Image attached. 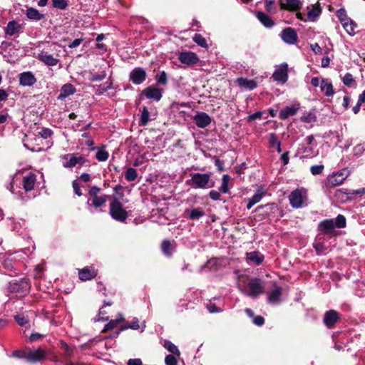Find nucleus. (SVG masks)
I'll return each mask as SVG.
<instances>
[{"mask_svg": "<svg viewBox=\"0 0 365 365\" xmlns=\"http://www.w3.org/2000/svg\"><path fill=\"white\" fill-rule=\"evenodd\" d=\"M52 133H53V132L51 131V130L48 129V128H46V129H43L42 130H41V131L39 132V135H40L42 138H48V137L51 136Z\"/></svg>", "mask_w": 365, "mask_h": 365, "instance_id": "0e129e2a", "label": "nucleus"}, {"mask_svg": "<svg viewBox=\"0 0 365 365\" xmlns=\"http://www.w3.org/2000/svg\"><path fill=\"white\" fill-rule=\"evenodd\" d=\"M56 47V43H48L47 46L38 53V59L48 66H56L60 61L58 54L53 52Z\"/></svg>", "mask_w": 365, "mask_h": 365, "instance_id": "f257e3e1", "label": "nucleus"}, {"mask_svg": "<svg viewBox=\"0 0 365 365\" xmlns=\"http://www.w3.org/2000/svg\"><path fill=\"white\" fill-rule=\"evenodd\" d=\"M36 182V175L33 173L25 175L23 178V187L26 192L34 189Z\"/></svg>", "mask_w": 365, "mask_h": 365, "instance_id": "aec40b11", "label": "nucleus"}, {"mask_svg": "<svg viewBox=\"0 0 365 365\" xmlns=\"http://www.w3.org/2000/svg\"><path fill=\"white\" fill-rule=\"evenodd\" d=\"M341 25L349 35L354 36L355 34V29L357 25L351 19Z\"/></svg>", "mask_w": 365, "mask_h": 365, "instance_id": "473e14b6", "label": "nucleus"}, {"mask_svg": "<svg viewBox=\"0 0 365 365\" xmlns=\"http://www.w3.org/2000/svg\"><path fill=\"white\" fill-rule=\"evenodd\" d=\"M334 221V226L339 228H343L346 227V218L342 215H338Z\"/></svg>", "mask_w": 365, "mask_h": 365, "instance_id": "49530a36", "label": "nucleus"}, {"mask_svg": "<svg viewBox=\"0 0 365 365\" xmlns=\"http://www.w3.org/2000/svg\"><path fill=\"white\" fill-rule=\"evenodd\" d=\"M209 196L213 200H218L220 197V194L216 190H211L209 193Z\"/></svg>", "mask_w": 365, "mask_h": 365, "instance_id": "69168bd1", "label": "nucleus"}, {"mask_svg": "<svg viewBox=\"0 0 365 365\" xmlns=\"http://www.w3.org/2000/svg\"><path fill=\"white\" fill-rule=\"evenodd\" d=\"M196 125L204 128L211 123V118L205 112H198L193 118Z\"/></svg>", "mask_w": 365, "mask_h": 365, "instance_id": "f3484780", "label": "nucleus"}, {"mask_svg": "<svg viewBox=\"0 0 365 365\" xmlns=\"http://www.w3.org/2000/svg\"><path fill=\"white\" fill-rule=\"evenodd\" d=\"M100 190V188L97 186H93L91 187L88 192V195L91 196V197L98 196Z\"/></svg>", "mask_w": 365, "mask_h": 365, "instance_id": "e2e57ef3", "label": "nucleus"}, {"mask_svg": "<svg viewBox=\"0 0 365 365\" xmlns=\"http://www.w3.org/2000/svg\"><path fill=\"white\" fill-rule=\"evenodd\" d=\"M252 322L255 325H257L258 327H261L264 324V319L262 316H257V317H254V319H252Z\"/></svg>", "mask_w": 365, "mask_h": 365, "instance_id": "680f3d73", "label": "nucleus"}, {"mask_svg": "<svg viewBox=\"0 0 365 365\" xmlns=\"http://www.w3.org/2000/svg\"><path fill=\"white\" fill-rule=\"evenodd\" d=\"M109 213L113 219L124 222L128 218V212L123 209L122 203L118 200H114L110 203Z\"/></svg>", "mask_w": 365, "mask_h": 365, "instance_id": "f03ea898", "label": "nucleus"}, {"mask_svg": "<svg viewBox=\"0 0 365 365\" xmlns=\"http://www.w3.org/2000/svg\"><path fill=\"white\" fill-rule=\"evenodd\" d=\"M322 14V8L319 4H312L307 6V20L309 21H316Z\"/></svg>", "mask_w": 365, "mask_h": 365, "instance_id": "a211bd4d", "label": "nucleus"}, {"mask_svg": "<svg viewBox=\"0 0 365 365\" xmlns=\"http://www.w3.org/2000/svg\"><path fill=\"white\" fill-rule=\"evenodd\" d=\"M206 307L210 313H216L222 311L221 307H217L215 304L211 302L207 304Z\"/></svg>", "mask_w": 365, "mask_h": 365, "instance_id": "5fc2aeb1", "label": "nucleus"}, {"mask_svg": "<svg viewBox=\"0 0 365 365\" xmlns=\"http://www.w3.org/2000/svg\"><path fill=\"white\" fill-rule=\"evenodd\" d=\"M109 154L105 150H99L96 154V158L98 161L104 162L108 160Z\"/></svg>", "mask_w": 365, "mask_h": 365, "instance_id": "de8ad7c7", "label": "nucleus"}, {"mask_svg": "<svg viewBox=\"0 0 365 365\" xmlns=\"http://www.w3.org/2000/svg\"><path fill=\"white\" fill-rule=\"evenodd\" d=\"M137 177V171L133 168H128L125 172V178L128 181H134Z\"/></svg>", "mask_w": 365, "mask_h": 365, "instance_id": "ea45409f", "label": "nucleus"}, {"mask_svg": "<svg viewBox=\"0 0 365 365\" xmlns=\"http://www.w3.org/2000/svg\"><path fill=\"white\" fill-rule=\"evenodd\" d=\"M14 319L19 325L23 327L28 324V319L23 314H16Z\"/></svg>", "mask_w": 365, "mask_h": 365, "instance_id": "864d4df0", "label": "nucleus"}, {"mask_svg": "<svg viewBox=\"0 0 365 365\" xmlns=\"http://www.w3.org/2000/svg\"><path fill=\"white\" fill-rule=\"evenodd\" d=\"M324 168V167L323 165H312L310 168V171L313 175H317L321 174L323 172Z\"/></svg>", "mask_w": 365, "mask_h": 365, "instance_id": "3c124183", "label": "nucleus"}, {"mask_svg": "<svg viewBox=\"0 0 365 365\" xmlns=\"http://www.w3.org/2000/svg\"><path fill=\"white\" fill-rule=\"evenodd\" d=\"M60 158L62 160V165L66 168H72L76 165H83L87 162L83 157L73 153L62 155Z\"/></svg>", "mask_w": 365, "mask_h": 365, "instance_id": "423d86ee", "label": "nucleus"}, {"mask_svg": "<svg viewBox=\"0 0 365 365\" xmlns=\"http://www.w3.org/2000/svg\"><path fill=\"white\" fill-rule=\"evenodd\" d=\"M311 83L314 87L319 86L320 91L327 97H331L335 93L332 83L327 78L313 77Z\"/></svg>", "mask_w": 365, "mask_h": 365, "instance_id": "7ed1b4c3", "label": "nucleus"}, {"mask_svg": "<svg viewBox=\"0 0 365 365\" xmlns=\"http://www.w3.org/2000/svg\"><path fill=\"white\" fill-rule=\"evenodd\" d=\"M147 74L145 71L140 67L135 68L130 73V81L134 84L138 85L142 83L146 78Z\"/></svg>", "mask_w": 365, "mask_h": 365, "instance_id": "4468645a", "label": "nucleus"}, {"mask_svg": "<svg viewBox=\"0 0 365 365\" xmlns=\"http://www.w3.org/2000/svg\"><path fill=\"white\" fill-rule=\"evenodd\" d=\"M149 111L148 110L146 107H143L141 111L140 125H146L149 121Z\"/></svg>", "mask_w": 365, "mask_h": 365, "instance_id": "37998d69", "label": "nucleus"}, {"mask_svg": "<svg viewBox=\"0 0 365 365\" xmlns=\"http://www.w3.org/2000/svg\"><path fill=\"white\" fill-rule=\"evenodd\" d=\"M22 29V26L17 21L12 20L7 24L4 29L6 35L13 36L18 34Z\"/></svg>", "mask_w": 365, "mask_h": 365, "instance_id": "a878e982", "label": "nucleus"}, {"mask_svg": "<svg viewBox=\"0 0 365 365\" xmlns=\"http://www.w3.org/2000/svg\"><path fill=\"white\" fill-rule=\"evenodd\" d=\"M280 143V141L278 140L276 134L271 133L269 136V144L270 148H274Z\"/></svg>", "mask_w": 365, "mask_h": 365, "instance_id": "603ef678", "label": "nucleus"}, {"mask_svg": "<svg viewBox=\"0 0 365 365\" xmlns=\"http://www.w3.org/2000/svg\"><path fill=\"white\" fill-rule=\"evenodd\" d=\"M165 363L166 365H178V361L174 355H167L165 359Z\"/></svg>", "mask_w": 365, "mask_h": 365, "instance_id": "4d7b16f0", "label": "nucleus"}, {"mask_svg": "<svg viewBox=\"0 0 365 365\" xmlns=\"http://www.w3.org/2000/svg\"><path fill=\"white\" fill-rule=\"evenodd\" d=\"M306 199L307 190L304 188H297L293 190L289 196L291 206L297 209L303 206Z\"/></svg>", "mask_w": 365, "mask_h": 365, "instance_id": "39448f33", "label": "nucleus"}, {"mask_svg": "<svg viewBox=\"0 0 365 365\" xmlns=\"http://www.w3.org/2000/svg\"><path fill=\"white\" fill-rule=\"evenodd\" d=\"M342 81L345 86L351 87V86H352L353 83H354V78L351 73H347L343 77Z\"/></svg>", "mask_w": 365, "mask_h": 365, "instance_id": "09e8293b", "label": "nucleus"}, {"mask_svg": "<svg viewBox=\"0 0 365 365\" xmlns=\"http://www.w3.org/2000/svg\"><path fill=\"white\" fill-rule=\"evenodd\" d=\"M272 78L279 83H285L288 80V64L282 63L276 66Z\"/></svg>", "mask_w": 365, "mask_h": 365, "instance_id": "0eeeda50", "label": "nucleus"}, {"mask_svg": "<svg viewBox=\"0 0 365 365\" xmlns=\"http://www.w3.org/2000/svg\"><path fill=\"white\" fill-rule=\"evenodd\" d=\"M190 181L195 188L205 189L213 187V184L210 185V175L209 173H193L191 175Z\"/></svg>", "mask_w": 365, "mask_h": 365, "instance_id": "20e7f679", "label": "nucleus"}, {"mask_svg": "<svg viewBox=\"0 0 365 365\" xmlns=\"http://www.w3.org/2000/svg\"><path fill=\"white\" fill-rule=\"evenodd\" d=\"M247 289L251 294H262L264 289V284L262 279L259 278L247 279Z\"/></svg>", "mask_w": 365, "mask_h": 365, "instance_id": "6e6552de", "label": "nucleus"}, {"mask_svg": "<svg viewBox=\"0 0 365 365\" xmlns=\"http://www.w3.org/2000/svg\"><path fill=\"white\" fill-rule=\"evenodd\" d=\"M26 17L31 20L40 21L44 18V15L41 14L36 9L29 7L26 12Z\"/></svg>", "mask_w": 365, "mask_h": 365, "instance_id": "c756f323", "label": "nucleus"}, {"mask_svg": "<svg viewBox=\"0 0 365 365\" xmlns=\"http://www.w3.org/2000/svg\"><path fill=\"white\" fill-rule=\"evenodd\" d=\"M140 326L139 324V320L138 318L135 317L131 323L123 325L120 330H125L128 329L137 330L140 329Z\"/></svg>", "mask_w": 365, "mask_h": 365, "instance_id": "c03bdc74", "label": "nucleus"}, {"mask_svg": "<svg viewBox=\"0 0 365 365\" xmlns=\"http://www.w3.org/2000/svg\"><path fill=\"white\" fill-rule=\"evenodd\" d=\"M314 249L316 250L318 255H323L327 250V247L324 243V242H321L320 239L317 240L313 245Z\"/></svg>", "mask_w": 365, "mask_h": 365, "instance_id": "4c0bfd02", "label": "nucleus"}, {"mask_svg": "<svg viewBox=\"0 0 365 365\" xmlns=\"http://www.w3.org/2000/svg\"><path fill=\"white\" fill-rule=\"evenodd\" d=\"M78 278L81 281H88L94 279L98 271L93 267H85L82 269H78Z\"/></svg>", "mask_w": 365, "mask_h": 365, "instance_id": "ddd939ff", "label": "nucleus"}, {"mask_svg": "<svg viewBox=\"0 0 365 365\" xmlns=\"http://www.w3.org/2000/svg\"><path fill=\"white\" fill-rule=\"evenodd\" d=\"M334 221L333 219H327L319 224V229L325 234L331 233L334 230Z\"/></svg>", "mask_w": 365, "mask_h": 365, "instance_id": "cd10ccee", "label": "nucleus"}, {"mask_svg": "<svg viewBox=\"0 0 365 365\" xmlns=\"http://www.w3.org/2000/svg\"><path fill=\"white\" fill-rule=\"evenodd\" d=\"M280 36L282 41L288 44H294L298 39L297 32L294 29L290 27L283 29Z\"/></svg>", "mask_w": 365, "mask_h": 365, "instance_id": "2eb2a0df", "label": "nucleus"}, {"mask_svg": "<svg viewBox=\"0 0 365 365\" xmlns=\"http://www.w3.org/2000/svg\"><path fill=\"white\" fill-rule=\"evenodd\" d=\"M247 259L255 265H260L264 259L263 254L258 251H252L246 254Z\"/></svg>", "mask_w": 365, "mask_h": 365, "instance_id": "5701e85b", "label": "nucleus"}, {"mask_svg": "<svg viewBox=\"0 0 365 365\" xmlns=\"http://www.w3.org/2000/svg\"><path fill=\"white\" fill-rule=\"evenodd\" d=\"M185 213L188 215V219L192 220H198L205 215L203 210L200 207L193 208L191 209L190 210H186Z\"/></svg>", "mask_w": 365, "mask_h": 365, "instance_id": "7c9ffc66", "label": "nucleus"}, {"mask_svg": "<svg viewBox=\"0 0 365 365\" xmlns=\"http://www.w3.org/2000/svg\"><path fill=\"white\" fill-rule=\"evenodd\" d=\"M46 351L42 348H38L32 350L28 348L27 361L29 363H36L46 359Z\"/></svg>", "mask_w": 365, "mask_h": 365, "instance_id": "9d476101", "label": "nucleus"}, {"mask_svg": "<svg viewBox=\"0 0 365 365\" xmlns=\"http://www.w3.org/2000/svg\"><path fill=\"white\" fill-rule=\"evenodd\" d=\"M72 186H73V192H75V194L77 195L78 196H81L82 195V192L81 191L80 185L77 182V180H73V181Z\"/></svg>", "mask_w": 365, "mask_h": 365, "instance_id": "052dcab7", "label": "nucleus"}, {"mask_svg": "<svg viewBox=\"0 0 365 365\" xmlns=\"http://www.w3.org/2000/svg\"><path fill=\"white\" fill-rule=\"evenodd\" d=\"M230 176L224 175L222 178V184L220 187V190L223 193H227L229 191L228 182L230 181Z\"/></svg>", "mask_w": 365, "mask_h": 365, "instance_id": "a18cd8bd", "label": "nucleus"}, {"mask_svg": "<svg viewBox=\"0 0 365 365\" xmlns=\"http://www.w3.org/2000/svg\"><path fill=\"white\" fill-rule=\"evenodd\" d=\"M162 251L164 255L170 256L173 253V245L169 240H164L161 245Z\"/></svg>", "mask_w": 365, "mask_h": 365, "instance_id": "c9c22d12", "label": "nucleus"}, {"mask_svg": "<svg viewBox=\"0 0 365 365\" xmlns=\"http://www.w3.org/2000/svg\"><path fill=\"white\" fill-rule=\"evenodd\" d=\"M43 337V335L38 333H33L29 336V341L31 342L36 341Z\"/></svg>", "mask_w": 365, "mask_h": 365, "instance_id": "338daca9", "label": "nucleus"}, {"mask_svg": "<svg viewBox=\"0 0 365 365\" xmlns=\"http://www.w3.org/2000/svg\"><path fill=\"white\" fill-rule=\"evenodd\" d=\"M265 194L266 190L262 187H259L257 190L256 193L252 197L248 199L247 209H251L255 204L259 202L262 199Z\"/></svg>", "mask_w": 365, "mask_h": 365, "instance_id": "b1692460", "label": "nucleus"}, {"mask_svg": "<svg viewBox=\"0 0 365 365\" xmlns=\"http://www.w3.org/2000/svg\"><path fill=\"white\" fill-rule=\"evenodd\" d=\"M339 318L338 314L334 310L327 311L324 317V323L325 325L330 328L336 322Z\"/></svg>", "mask_w": 365, "mask_h": 365, "instance_id": "bb28decb", "label": "nucleus"}, {"mask_svg": "<svg viewBox=\"0 0 365 365\" xmlns=\"http://www.w3.org/2000/svg\"><path fill=\"white\" fill-rule=\"evenodd\" d=\"M106 77V73L105 71H103L100 74H97V73L93 74L90 79L91 81H102L103 79H104Z\"/></svg>", "mask_w": 365, "mask_h": 365, "instance_id": "13d9d810", "label": "nucleus"}, {"mask_svg": "<svg viewBox=\"0 0 365 365\" xmlns=\"http://www.w3.org/2000/svg\"><path fill=\"white\" fill-rule=\"evenodd\" d=\"M76 90L71 83H66L60 89V93L57 97L58 100H63L66 98L74 94Z\"/></svg>", "mask_w": 365, "mask_h": 365, "instance_id": "4be33fe9", "label": "nucleus"}, {"mask_svg": "<svg viewBox=\"0 0 365 365\" xmlns=\"http://www.w3.org/2000/svg\"><path fill=\"white\" fill-rule=\"evenodd\" d=\"M36 82L35 76L30 71L23 72L19 75V84L23 86H32Z\"/></svg>", "mask_w": 365, "mask_h": 365, "instance_id": "6ab92c4d", "label": "nucleus"}, {"mask_svg": "<svg viewBox=\"0 0 365 365\" xmlns=\"http://www.w3.org/2000/svg\"><path fill=\"white\" fill-rule=\"evenodd\" d=\"M302 6L300 0H286L285 9L289 11H297Z\"/></svg>", "mask_w": 365, "mask_h": 365, "instance_id": "f704fd0d", "label": "nucleus"}, {"mask_svg": "<svg viewBox=\"0 0 365 365\" xmlns=\"http://www.w3.org/2000/svg\"><path fill=\"white\" fill-rule=\"evenodd\" d=\"M256 17L260 21V23L267 28H271L274 26V23L272 18L264 12L258 11L256 14Z\"/></svg>", "mask_w": 365, "mask_h": 365, "instance_id": "c85d7f7f", "label": "nucleus"}, {"mask_svg": "<svg viewBox=\"0 0 365 365\" xmlns=\"http://www.w3.org/2000/svg\"><path fill=\"white\" fill-rule=\"evenodd\" d=\"M346 175L344 172H336L327 177L326 185L328 187H334L341 185L345 179Z\"/></svg>", "mask_w": 365, "mask_h": 365, "instance_id": "9b49d317", "label": "nucleus"}, {"mask_svg": "<svg viewBox=\"0 0 365 365\" xmlns=\"http://www.w3.org/2000/svg\"><path fill=\"white\" fill-rule=\"evenodd\" d=\"M124 320L125 319L123 314H120L116 319L110 320L107 324L105 325L104 330L107 331L113 329V328L116 327L120 322H123Z\"/></svg>", "mask_w": 365, "mask_h": 365, "instance_id": "72a5a7b5", "label": "nucleus"}, {"mask_svg": "<svg viewBox=\"0 0 365 365\" xmlns=\"http://www.w3.org/2000/svg\"><path fill=\"white\" fill-rule=\"evenodd\" d=\"M297 111V109L295 108L294 106L286 107L285 108L282 109L279 111V117L282 120H285L287 118H289V116H292V115H294V114H296Z\"/></svg>", "mask_w": 365, "mask_h": 365, "instance_id": "2f4dec72", "label": "nucleus"}, {"mask_svg": "<svg viewBox=\"0 0 365 365\" xmlns=\"http://www.w3.org/2000/svg\"><path fill=\"white\" fill-rule=\"evenodd\" d=\"M30 288V284L27 279L24 278L19 281L13 280L10 282L9 289L13 293H24Z\"/></svg>", "mask_w": 365, "mask_h": 365, "instance_id": "1a4fd4ad", "label": "nucleus"}, {"mask_svg": "<svg viewBox=\"0 0 365 365\" xmlns=\"http://www.w3.org/2000/svg\"><path fill=\"white\" fill-rule=\"evenodd\" d=\"M336 16L339 19V20L341 24L345 22H347L348 21H349L351 19V18H349L347 16L346 10L343 8L337 10Z\"/></svg>", "mask_w": 365, "mask_h": 365, "instance_id": "79ce46f5", "label": "nucleus"}, {"mask_svg": "<svg viewBox=\"0 0 365 365\" xmlns=\"http://www.w3.org/2000/svg\"><path fill=\"white\" fill-rule=\"evenodd\" d=\"M128 365H142V361L140 359H129Z\"/></svg>", "mask_w": 365, "mask_h": 365, "instance_id": "774afa93", "label": "nucleus"}, {"mask_svg": "<svg viewBox=\"0 0 365 365\" xmlns=\"http://www.w3.org/2000/svg\"><path fill=\"white\" fill-rule=\"evenodd\" d=\"M236 82L240 88L250 91L254 90L257 86V83L255 80L246 78H238Z\"/></svg>", "mask_w": 365, "mask_h": 365, "instance_id": "393cba45", "label": "nucleus"}, {"mask_svg": "<svg viewBox=\"0 0 365 365\" xmlns=\"http://www.w3.org/2000/svg\"><path fill=\"white\" fill-rule=\"evenodd\" d=\"M192 40L198 46L202 48H207V43L206 39L200 34H195L192 38Z\"/></svg>", "mask_w": 365, "mask_h": 365, "instance_id": "a19ab883", "label": "nucleus"}, {"mask_svg": "<svg viewBox=\"0 0 365 365\" xmlns=\"http://www.w3.org/2000/svg\"><path fill=\"white\" fill-rule=\"evenodd\" d=\"M53 6L58 9H65L68 6L66 0H52Z\"/></svg>", "mask_w": 365, "mask_h": 365, "instance_id": "8fccbe9b", "label": "nucleus"}, {"mask_svg": "<svg viewBox=\"0 0 365 365\" xmlns=\"http://www.w3.org/2000/svg\"><path fill=\"white\" fill-rule=\"evenodd\" d=\"M164 347L170 352H171L172 354H173L174 355H176L178 356H180V351L179 349H178V347L174 344H173L171 341H168V340H165L164 341V344H163Z\"/></svg>", "mask_w": 365, "mask_h": 365, "instance_id": "e433bc0d", "label": "nucleus"}, {"mask_svg": "<svg viewBox=\"0 0 365 365\" xmlns=\"http://www.w3.org/2000/svg\"><path fill=\"white\" fill-rule=\"evenodd\" d=\"M179 61L187 66H192L197 63L199 58L197 54L192 51H183L179 53Z\"/></svg>", "mask_w": 365, "mask_h": 365, "instance_id": "f8f14e48", "label": "nucleus"}, {"mask_svg": "<svg viewBox=\"0 0 365 365\" xmlns=\"http://www.w3.org/2000/svg\"><path fill=\"white\" fill-rule=\"evenodd\" d=\"M108 198V197L106 195L90 197L87 200V206L93 207L96 209L101 207L105 205Z\"/></svg>", "mask_w": 365, "mask_h": 365, "instance_id": "412c9836", "label": "nucleus"}, {"mask_svg": "<svg viewBox=\"0 0 365 365\" xmlns=\"http://www.w3.org/2000/svg\"><path fill=\"white\" fill-rule=\"evenodd\" d=\"M157 83L162 85H165L168 82L167 74L165 71H162L156 78Z\"/></svg>", "mask_w": 365, "mask_h": 365, "instance_id": "6e6d98bb", "label": "nucleus"}, {"mask_svg": "<svg viewBox=\"0 0 365 365\" xmlns=\"http://www.w3.org/2000/svg\"><path fill=\"white\" fill-rule=\"evenodd\" d=\"M365 150V142L356 145L354 148V153L355 155H360Z\"/></svg>", "mask_w": 365, "mask_h": 365, "instance_id": "bf43d9fd", "label": "nucleus"}, {"mask_svg": "<svg viewBox=\"0 0 365 365\" xmlns=\"http://www.w3.org/2000/svg\"><path fill=\"white\" fill-rule=\"evenodd\" d=\"M163 90L153 86H148L143 91V93L148 99L159 101L163 96Z\"/></svg>", "mask_w": 365, "mask_h": 365, "instance_id": "dca6fc26", "label": "nucleus"}, {"mask_svg": "<svg viewBox=\"0 0 365 365\" xmlns=\"http://www.w3.org/2000/svg\"><path fill=\"white\" fill-rule=\"evenodd\" d=\"M28 348L25 349H19L14 351L11 355V357L17 358L19 359H24L27 361Z\"/></svg>", "mask_w": 365, "mask_h": 365, "instance_id": "58836bf2", "label": "nucleus"}]
</instances>
